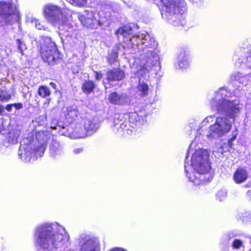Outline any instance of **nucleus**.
Segmentation results:
<instances>
[{
	"instance_id": "24",
	"label": "nucleus",
	"mask_w": 251,
	"mask_h": 251,
	"mask_svg": "<svg viewBox=\"0 0 251 251\" xmlns=\"http://www.w3.org/2000/svg\"><path fill=\"white\" fill-rule=\"evenodd\" d=\"M71 4L76 6H84L87 4V0H66Z\"/></svg>"
},
{
	"instance_id": "8",
	"label": "nucleus",
	"mask_w": 251,
	"mask_h": 251,
	"mask_svg": "<svg viewBox=\"0 0 251 251\" xmlns=\"http://www.w3.org/2000/svg\"><path fill=\"white\" fill-rule=\"evenodd\" d=\"M127 116L128 121L121 124V128L124 129L127 126L134 128L138 123L143 121L146 115L145 112L140 110L129 112L127 113Z\"/></svg>"
},
{
	"instance_id": "11",
	"label": "nucleus",
	"mask_w": 251,
	"mask_h": 251,
	"mask_svg": "<svg viewBox=\"0 0 251 251\" xmlns=\"http://www.w3.org/2000/svg\"><path fill=\"white\" fill-rule=\"evenodd\" d=\"M79 20L84 26L91 29L97 28L100 25L99 21L96 18L95 13L93 11H86L80 16Z\"/></svg>"
},
{
	"instance_id": "20",
	"label": "nucleus",
	"mask_w": 251,
	"mask_h": 251,
	"mask_svg": "<svg viewBox=\"0 0 251 251\" xmlns=\"http://www.w3.org/2000/svg\"><path fill=\"white\" fill-rule=\"evenodd\" d=\"M37 93L41 98L45 99L50 96L51 92L49 87L42 85L38 87Z\"/></svg>"
},
{
	"instance_id": "13",
	"label": "nucleus",
	"mask_w": 251,
	"mask_h": 251,
	"mask_svg": "<svg viewBox=\"0 0 251 251\" xmlns=\"http://www.w3.org/2000/svg\"><path fill=\"white\" fill-rule=\"evenodd\" d=\"M248 178L247 170L239 167L236 169L233 175V180L236 184H241L244 182Z\"/></svg>"
},
{
	"instance_id": "42",
	"label": "nucleus",
	"mask_w": 251,
	"mask_h": 251,
	"mask_svg": "<svg viewBox=\"0 0 251 251\" xmlns=\"http://www.w3.org/2000/svg\"><path fill=\"white\" fill-rule=\"evenodd\" d=\"M126 130H129V128H126Z\"/></svg>"
},
{
	"instance_id": "23",
	"label": "nucleus",
	"mask_w": 251,
	"mask_h": 251,
	"mask_svg": "<svg viewBox=\"0 0 251 251\" xmlns=\"http://www.w3.org/2000/svg\"><path fill=\"white\" fill-rule=\"evenodd\" d=\"M11 95L3 90H0V101L6 102L11 99Z\"/></svg>"
},
{
	"instance_id": "5",
	"label": "nucleus",
	"mask_w": 251,
	"mask_h": 251,
	"mask_svg": "<svg viewBox=\"0 0 251 251\" xmlns=\"http://www.w3.org/2000/svg\"><path fill=\"white\" fill-rule=\"evenodd\" d=\"M160 9L163 17L168 18L170 16L181 14L182 9L178 0H159Z\"/></svg>"
},
{
	"instance_id": "37",
	"label": "nucleus",
	"mask_w": 251,
	"mask_h": 251,
	"mask_svg": "<svg viewBox=\"0 0 251 251\" xmlns=\"http://www.w3.org/2000/svg\"><path fill=\"white\" fill-rule=\"evenodd\" d=\"M237 138V134L233 135L230 138V140L234 141Z\"/></svg>"
},
{
	"instance_id": "2",
	"label": "nucleus",
	"mask_w": 251,
	"mask_h": 251,
	"mask_svg": "<svg viewBox=\"0 0 251 251\" xmlns=\"http://www.w3.org/2000/svg\"><path fill=\"white\" fill-rule=\"evenodd\" d=\"M37 49L43 61L49 65L59 64L63 60V55L59 51L55 42L50 37H43L38 43Z\"/></svg>"
},
{
	"instance_id": "22",
	"label": "nucleus",
	"mask_w": 251,
	"mask_h": 251,
	"mask_svg": "<svg viewBox=\"0 0 251 251\" xmlns=\"http://www.w3.org/2000/svg\"><path fill=\"white\" fill-rule=\"evenodd\" d=\"M79 115V112L77 110L69 108L67 109V113L66 114V118L71 119L72 121L75 119Z\"/></svg>"
},
{
	"instance_id": "29",
	"label": "nucleus",
	"mask_w": 251,
	"mask_h": 251,
	"mask_svg": "<svg viewBox=\"0 0 251 251\" xmlns=\"http://www.w3.org/2000/svg\"><path fill=\"white\" fill-rule=\"evenodd\" d=\"M12 104L13 106H14L17 110L21 109L23 107V104L21 102L15 103Z\"/></svg>"
},
{
	"instance_id": "28",
	"label": "nucleus",
	"mask_w": 251,
	"mask_h": 251,
	"mask_svg": "<svg viewBox=\"0 0 251 251\" xmlns=\"http://www.w3.org/2000/svg\"><path fill=\"white\" fill-rule=\"evenodd\" d=\"M95 77L97 80H100L102 77V74L100 71H94Z\"/></svg>"
},
{
	"instance_id": "6",
	"label": "nucleus",
	"mask_w": 251,
	"mask_h": 251,
	"mask_svg": "<svg viewBox=\"0 0 251 251\" xmlns=\"http://www.w3.org/2000/svg\"><path fill=\"white\" fill-rule=\"evenodd\" d=\"M232 127V124L229 119L225 117H218L215 123L210 126L209 133L210 136L217 134L221 136L229 132Z\"/></svg>"
},
{
	"instance_id": "36",
	"label": "nucleus",
	"mask_w": 251,
	"mask_h": 251,
	"mask_svg": "<svg viewBox=\"0 0 251 251\" xmlns=\"http://www.w3.org/2000/svg\"><path fill=\"white\" fill-rule=\"evenodd\" d=\"M4 111V107L0 104V114H2Z\"/></svg>"
},
{
	"instance_id": "16",
	"label": "nucleus",
	"mask_w": 251,
	"mask_h": 251,
	"mask_svg": "<svg viewBox=\"0 0 251 251\" xmlns=\"http://www.w3.org/2000/svg\"><path fill=\"white\" fill-rule=\"evenodd\" d=\"M118 54L119 49L117 48H113L108 51L106 58L109 65L111 66L118 61Z\"/></svg>"
},
{
	"instance_id": "7",
	"label": "nucleus",
	"mask_w": 251,
	"mask_h": 251,
	"mask_svg": "<svg viewBox=\"0 0 251 251\" xmlns=\"http://www.w3.org/2000/svg\"><path fill=\"white\" fill-rule=\"evenodd\" d=\"M215 106L218 112L222 111L223 107L224 108L226 106V112L227 116L229 118L233 119L236 117L240 111L239 104L235 103L233 100H224L221 101H218L216 102Z\"/></svg>"
},
{
	"instance_id": "40",
	"label": "nucleus",
	"mask_w": 251,
	"mask_h": 251,
	"mask_svg": "<svg viewBox=\"0 0 251 251\" xmlns=\"http://www.w3.org/2000/svg\"><path fill=\"white\" fill-rule=\"evenodd\" d=\"M102 84H103V86H104V88H105V89H107V88H108V87L106 86V82H105L104 81H103V82H102ZM112 86H109V87H108V88H110V87H112Z\"/></svg>"
},
{
	"instance_id": "31",
	"label": "nucleus",
	"mask_w": 251,
	"mask_h": 251,
	"mask_svg": "<svg viewBox=\"0 0 251 251\" xmlns=\"http://www.w3.org/2000/svg\"><path fill=\"white\" fill-rule=\"evenodd\" d=\"M13 106V104H8L6 105L5 109L8 112H10L12 110V107Z\"/></svg>"
},
{
	"instance_id": "30",
	"label": "nucleus",
	"mask_w": 251,
	"mask_h": 251,
	"mask_svg": "<svg viewBox=\"0 0 251 251\" xmlns=\"http://www.w3.org/2000/svg\"><path fill=\"white\" fill-rule=\"evenodd\" d=\"M35 27L38 30H41L43 28V26L41 25L40 22L38 21H35Z\"/></svg>"
},
{
	"instance_id": "17",
	"label": "nucleus",
	"mask_w": 251,
	"mask_h": 251,
	"mask_svg": "<svg viewBox=\"0 0 251 251\" xmlns=\"http://www.w3.org/2000/svg\"><path fill=\"white\" fill-rule=\"evenodd\" d=\"M108 99L111 103L120 105L122 104L125 98L122 95H119L117 92H113L109 94Z\"/></svg>"
},
{
	"instance_id": "3",
	"label": "nucleus",
	"mask_w": 251,
	"mask_h": 251,
	"mask_svg": "<svg viewBox=\"0 0 251 251\" xmlns=\"http://www.w3.org/2000/svg\"><path fill=\"white\" fill-rule=\"evenodd\" d=\"M191 164L195 170L200 174H206L211 169L209 154L206 151L200 150L193 155Z\"/></svg>"
},
{
	"instance_id": "15",
	"label": "nucleus",
	"mask_w": 251,
	"mask_h": 251,
	"mask_svg": "<svg viewBox=\"0 0 251 251\" xmlns=\"http://www.w3.org/2000/svg\"><path fill=\"white\" fill-rule=\"evenodd\" d=\"M96 88V84L94 81L90 79L85 80L81 86L82 92L87 95L94 92Z\"/></svg>"
},
{
	"instance_id": "10",
	"label": "nucleus",
	"mask_w": 251,
	"mask_h": 251,
	"mask_svg": "<svg viewBox=\"0 0 251 251\" xmlns=\"http://www.w3.org/2000/svg\"><path fill=\"white\" fill-rule=\"evenodd\" d=\"M60 14V9L57 6L49 5L44 7V15L45 18L53 25L58 22Z\"/></svg>"
},
{
	"instance_id": "21",
	"label": "nucleus",
	"mask_w": 251,
	"mask_h": 251,
	"mask_svg": "<svg viewBox=\"0 0 251 251\" xmlns=\"http://www.w3.org/2000/svg\"><path fill=\"white\" fill-rule=\"evenodd\" d=\"M46 149V146L43 144L35 146L34 148L31 149V153L34 155L42 156Z\"/></svg>"
},
{
	"instance_id": "4",
	"label": "nucleus",
	"mask_w": 251,
	"mask_h": 251,
	"mask_svg": "<svg viewBox=\"0 0 251 251\" xmlns=\"http://www.w3.org/2000/svg\"><path fill=\"white\" fill-rule=\"evenodd\" d=\"M0 18L6 25H11L20 20V13L17 11L12 0L8 2L0 1Z\"/></svg>"
},
{
	"instance_id": "26",
	"label": "nucleus",
	"mask_w": 251,
	"mask_h": 251,
	"mask_svg": "<svg viewBox=\"0 0 251 251\" xmlns=\"http://www.w3.org/2000/svg\"><path fill=\"white\" fill-rule=\"evenodd\" d=\"M6 140L9 143L15 144L17 142V137L11 133H9L6 137Z\"/></svg>"
},
{
	"instance_id": "38",
	"label": "nucleus",
	"mask_w": 251,
	"mask_h": 251,
	"mask_svg": "<svg viewBox=\"0 0 251 251\" xmlns=\"http://www.w3.org/2000/svg\"><path fill=\"white\" fill-rule=\"evenodd\" d=\"M237 138V134L233 135L230 138V140L234 141Z\"/></svg>"
},
{
	"instance_id": "1",
	"label": "nucleus",
	"mask_w": 251,
	"mask_h": 251,
	"mask_svg": "<svg viewBox=\"0 0 251 251\" xmlns=\"http://www.w3.org/2000/svg\"><path fill=\"white\" fill-rule=\"evenodd\" d=\"M53 225L45 224L36 230L35 243L38 248L49 251L63 247H67L69 242V234L63 230V233L54 232Z\"/></svg>"
},
{
	"instance_id": "33",
	"label": "nucleus",
	"mask_w": 251,
	"mask_h": 251,
	"mask_svg": "<svg viewBox=\"0 0 251 251\" xmlns=\"http://www.w3.org/2000/svg\"><path fill=\"white\" fill-rule=\"evenodd\" d=\"M109 251H126L122 248H113V249H111Z\"/></svg>"
},
{
	"instance_id": "27",
	"label": "nucleus",
	"mask_w": 251,
	"mask_h": 251,
	"mask_svg": "<svg viewBox=\"0 0 251 251\" xmlns=\"http://www.w3.org/2000/svg\"><path fill=\"white\" fill-rule=\"evenodd\" d=\"M16 41L18 44V49L20 50V52L23 54V42H22L20 39H17Z\"/></svg>"
},
{
	"instance_id": "39",
	"label": "nucleus",
	"mask_w": 251,
	"mask_h": 251,
	"mask_svg": "<svg viewBox=\"0 0 251 251\" xmlns=\"http://www.w3.org/2000/svg\"><path fill=\"white\" fill-rule=\"evenodd\" d=\"M247 196L250 199H251V190H248L247 192Z\"/></svg>"
},
{
	"instance_id": "12",
	"label": "nucleus",
	"mask_w": 251,
	"mask_h": 251,
	"mask_svg": "<svg viewBox=\"0 0 251 251\" xmlns=\"http://www.w3.org/2000/svg\"><path fill=\"white\" fill-rule=\"evenodd\" d=\"M125 78L124 70L120 68H114L108 70L106 73V80L108 83L111 82L120 81Z\"/></svg>"
},
{
	"instance_id": "14",
	"label": "nucleus",
	"mask_w": 251,
	"mask_h": 251,
	"mask_svg": "<svg viewBox=\"0 0 251 251\" xmlns=\"http://www.w3.org/2000/svg\"><path fill=\"white\" fill-rule=\"evenodd\" d=\"M80 251H100V242L96 239H89L82 245Z\"/></svg>"
},
{
	"instance_id": "32",
	"label": "nucleus",
	"mask_w": 251,
	"mask_h": 251,
	"mask_svg": "<svg viewBox=\"0 0 251 251\" xmlns=\"http://www.w3.org/2000/svg\"><path fill=\"white\" fill-rule=\"evenodd\" d=\"M233 141L230 140V139H228L227 140V146L229 148H232L233 146Z\"/></svg>"
},
{
	"instance_id": "25",
	"label": "nucleus",
	"mask_w": 251,
	"mask_h": 251,
	"mask_svg": "<svg viewBox=\"0 0 251 251\" xmlns=\"http://www.w3.org/2000/svg\"><path fill=\"white\" fill-rule=\"evenodd\" d=\"M243 246V242L239 239H236L233 240L232 243V247L233 249L237 250Z\"/></svg>"
},
{
	"instance_id": "41",
	"label": "nucleus",
	"mask_w": 251,
	"mask_h": 251,
	"mask_svg": "<svg viewBox=\"0 0 251 251\" xmlns=\"http://www.w3.org/2000/svg\"><path fill=\"white\" fill-rule=\"evenodd\" d=\"M3 130V127L0 125V133Z\"/></svg>"
},
{
	"instance_id": "34",
	"label": "nucleus",
	"mask_w": 251,
	"mask_h": 251,
	"mask_svg": "<svg viewBox=\"0 0 251 251\" xmlns=\"http://www.w3.org/2000/svg\"><path fill=\"white\" fill-rule=\"evenodd\" d=\"M50 85L54 89H57V85L56 84H55V83L53 82H50Z\"/></svg>"
},
{
	"instance_id": "35",
	"label": "nucleus",
	"mask_w": 251,
	"mask_h": 251,
	"mask_svg": "<svg viewBox=\"0 0 251 251\" xmlns=\"http://www.w3.org/2000/svg\"><path fill=\"white\" fill-rule=\"evenodd\" d=\"M82 151V149L78 148V149H76L74 150V153L77 154V153H79V152H80Z\"/></svg>"
},
{
	"instance_id": "18",
	"label": "nucleus",
	"mask_w": 251,
	"mask_h": 251,
	"mask_svg": "<svg viewBox=\"0 0 251 251\" xmlns=\"http://www.w3.org/2000/svg\"><path fill=\"white\" fill-rule=\"evenodd\" d=\"M132 33V28L129 25H124L120 27L116 31V34H121L124 37H127L131 35Z\"/></svg>"
},
{
	"instance_id": "19",
	"label": "nucleus",
	"mask_w": 251,
	"mask_h": 251,
	"mask_svg": "<svg viewBox=\"0 0 251 251\" xmlns=\"http://www.w3.org/2000/svg\"><path fill=\"white\" fill-rule=\"evenodd\" d=\"M137 91L140 93L141 97H145L148 95L149 92V86L148 84L144 82H139L137 86Z\"/></svg>"
},
{
	"instance_id": "9",
	"label": "nucleus",
	"mask_w": 251,
	"mask_h": 251,
	"mask_svg": "<svg viewBox=\"0 0 251 251\" xmlns=\"http://www.w3.org/2000/svg\"><path fill=\"white\" fill-rule=\"evenodd\" d=\"M75 130L78 136L83 138L94 132L96 130V126L95 124L92 121L85 119L76 127Z\"/></svg>"
}]
</instances>
